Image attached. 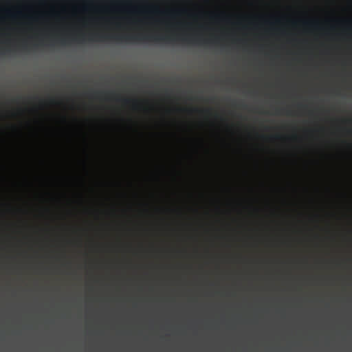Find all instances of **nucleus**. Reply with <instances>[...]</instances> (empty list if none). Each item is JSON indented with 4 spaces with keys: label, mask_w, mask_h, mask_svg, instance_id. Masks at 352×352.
I'll return each mask as SVG.
<instances>
[{
    "label": "nucleus",
    "mask_w": 352,
    "mask_h": 352,
    "mask_svg": "<svg viewBox=\"0 0 352 352\" xmlns=\"http://www.w3.org/2000/svg\"><path fill=\"white\" fill-rule=\"evenodd\" d=\"M105 89V129H106V224L105 232H110V87L107 76Z\"/></svg>",
    "instance_id": "f257e3e1"
},
{
    "label": "nucleus",
    "mask_w": 352,
    "mask_h": 352,
    "mask_svg": "<svg viewBox=\"0 0 352 352\" xmlns=\"http://www.w3.org/2000/svg\"><path fill=\"white\" fill-rule=\"evenodd\" d=\"M111 314L113 313V311H112V310L111 311Z\"/></svg>",
    "instance_id": "4be33fe9"
},
{
    "label": "nucleus",
    "mask_w": 352,
    "mask_h": 352,
    "mask_svg": "<svg viewBox=\"0 0 352 352\" xmlns=\"http://www.w3.org/2000/svg\"><path fill=\"white\" fill-rule=\"evenodd\" d=\"M163 14H170V12H164ZM170 14H173V12H170Z\"/></svg>",
    "instance_id": "dca6fc26"
},
{
    "label": "nucleus",
    "mask_w": 352,
    "mask_h": 352,
    "mask_svg": "<svg viewBox=\"0 0 352 352\" xmlns=\"http://www.w3.org/2000/svg\"><path fill=\"white\" fill-rule=\"evenodd\" d=\"M120 40L126 42L130 41H164L167 43H173L177 41H182L184 43H204L208 44L210 43L211 40L201 39L195 37H179V36H153V35H143L141 34H131L127 32L122 33L120 36Z\"/></svg>",
    "instance_id": "f03ea898"
},
{
    "label": "nucleus",
    "mask_w": 352,
    "mask_h": 352,
    "mask_svg": "<svg viewBox=\"0 0 352 352\" xmlns=\"http://www.w3.org/2000/svg\"><path fill=\"white\" fill-rule=\"evenodd\" d=\"M122 9L127 14H136L138 12L137 8L133 6L131 1L124 2L122 6Z\"/></svg>",
    "instance_id": "0eeeda50"
},
{
    "label": "nucleus",
    "mask_w": 352,
    "mask_h": 352,
    "mask_svg": "<svg viewBox=\"0 0 352 352\" xmlns=\"http://www.w3.org/2000/svg\"><path fill=\"white\" fill-rule=\"evenodd\" d=\"M127 184H128V186H129V187H132V186H133V183H132V182H131V181H128V183H127Z\"/></svg>",
    "instance_id": "2eb2a0df"
},
{
    "label": "nucleus",
    "mask_w": 352,
    "mask_h": 352,
    "mask_svg": "<svg viewBox=\"0 0 352 352\" xmlns=\"http://www.w3.org/2000/svg\"><path fill=\"white\" fill-rule=\"evenodd\" d=\"M111 272L113 265V230H114V125L111 120ZM113 286V273L111 272V287Z\"/></svg>",
    "instance_id": "7ed1b4c3"
},
{
    "label": "nucleus",
    "mask_w": 352,
    "mask_h": 352,
    "mask_svg": "<svg viewBox=\"0 0 352 352\" xmlns=\"http://www.w3.org/2000/svg\"><path fill=\"white\" fill-rule=\"evenodd\" d=\"M120 100L123 106L131 107L134 110H137L140 107V101L134 98L123 97Z\"/></svg>",
    "instance_id": "423d86ee"
},
{
    "label": "nucleus",
    "mask_w": 352,
    "mask_h": 352,
    "mask_svg": "<svg viewBox=\"0 0 352 352\" xmlns=\"http://www.w3.org/2000/svg\"><path fill=\"white\" fill-rule=\"evenodd\" d=\"M111 88L113 87V82H111ZM113 91L111 89V102L113 101ZM111 118H112V120H113V105L112 104H111Z\"/></svg>",
    "instance_id": "9d476101"
},
{
    "label": "nucleus",
    "mask_w": 352,
    "mask_h": 352,
    "mask_svg": "<svg viewBox=\"0 0 352 352\" xmlns=\"http://www.w3.org/2000/svg\"><path fill=\"white\" fill-rule=\"evenodd\" d=\"M111 88L113 87V82H111ZM113 91L111 89V102L113 101ZM111 118H112V120H113V105L112 104H111Z\"/></svg>",
    "instance_id": "1a4fd4ad"
},
{
    "label": "nucleus",
    "mask_w": 352,
    "mask_h": 352,
    "mask_svg": "<svg viewBox=\"0 0 352 352\" xmlns=\"http://www.w3.org/2000/svg\"><path fill=\"white\" fill-rule=\"evenodd\" d=\"M94 18L90 17V18H89V19H87V21H88V22H89V23H91V22H93V21H94Z\"/></svg>",
    "instance_id": "4468645a"
},
{
    "label": "nucleus",
    "mask_w": 352,
    "mask_h": 352,
    "mask_svg": "<svg viewBox=\"0 0 352 352\" xmlns=\"http://www.w3.org/2000/svg\"><path fill=\"white\" fill-rule=\"evenodd\" d=\"M111 343H113V338H111Z\"/></svg>",
    "instance_id": "412c9836"
},
{
    "label": "nucleus",
    "mask_w": 352,
    "mask_h": 352,
    "mask_svg": "<svg viewBox=\"0 0 352 352\" xmlns=\"http://www.w3.org/2000/svg\"><path fill=\"white\" fill-rule=\"evenodd\" d=\"M83 8L85 11L92 12L95 10L96 7L95 4L92 1H90L86 3Z\"/></svg>",
    "instance_id": "6e6552de"
},
{
    "label": "nucleus",
    "mask_w": 352,
    "mask_h": 352,
    "mask_svg": "<svg viewBox=\"0 0 352 352\" xmlns=\"http://www.w3.org/2000/svg\"><path fill=\"white\" fill-rule=\"evenodd\" d=\"M113 12V3L111 2V12ZM113 24V18L111 17V25ZM111 41L113 40V34H111Z\"/></svg>",
    "instance_id": "ddd939ff"
},
{
    "label": "nucleus",
    "mask_w": 352,
    "mask_h": 352,
    "mask_svg": "<svg viewBox=\"0 0 352 352\" xmlns=\"http://www.w3.org/2000/svg\"><path fill=\"white\" fill-rule=\"evenodd\" d=\"M54 102H55V100L54 99L51 100V102L54 103Z\"/></svg>",
    "instance_id": "a211bd4d"
},
{
    "label": "nucleus",
    "mask_w": 352,
    "mask_h": 352,
    "mask_svg": "<svg viewBox=\"0 0 352 352\" xmlns=\"http://www.w3.org/2000/svg\"><path fill=\"white\" fill-rule=\"evenodd\" d=\"M105 41H110V0H104Z\"/></svg>",
    "instance_id": "39448f33"
},
{
    "label": "nucleus",
    "mask_w": 352,
    "mask_h": 352,
    "mask_svg": "<svg viewBox=\"0 0 352 352\" xmlns=\"http://www.w3.org/2000/svg\"><path fill=\"white\" fill-rule=\"evenodd\" d=\"M306 24H308V25H316V23H306Z\"/></svg>",
    "instance_id": "f3484780"
},
{
    "label": "nucleus",
    "mask_w": 352,
    "mask_h": 352,
    "mask_svg": "<svg viewBox=\"0 0 352 352\" xmlns=\"http://www.w3.org/2000/svg\"><path fill=\"white\" fill-rule=\"evenodd\" d=\"M111 343H113V338H111Z\"/></svg>",
    "instance_id": "6ab92c4d"
},
{
    "label": "nucleus",
    "mask_w": 352,
    "mask_h": 352,
    "mask_svg": "<svg viewBox=\"0 0 352 352\" xmlns=\"http://www.w3.org/2000/svg\"><path fill=\"white\" fill-rule=\"evenodd\" d=\"M111 343H113V338H111Z\"/></svg>",
    "instance_id": "aec40b11"
},
{
    "label": "nucleus",
    "mask_w": 352,
    "mask_h": 352,
    "mask_svg": "<svg viewBox=\"0 0 352 352\" xmlns=\"http://www.w3.org/2000/svg\"><path fill=\"white\" fill-rule=\"evenodd\" d=\"M111 88L113 87V82H111ZM113 91L111 89V102L113 101ZM111 118H112V120H113V105L112 104H111Z\"/></svg>",
    "instance_id": "9b49d317"
},
{
    "label": "nucleus",
    "mask_w": 352,
    "mask_h": 352,
    "mask_svg": "<svg viewBox=\"0 0 352 352\" xmlns=\"http://www.w3.org/2000/svg\"><path fill=\"white\" fill-rule=\"evenodd\" d=\"M152 12L156 13V14H163L164 12L160 11L157 8L155 7L152 8L151 10Z\"/></svg>",
    "instance_id": "f8f14e48"
},
{
    "label": "nucleus",
    "mask_w": 352,
    "mask_h": 352,
    "mask_svg": "<svg viewBox=\"0 0 352 352\" xmlns=\"http://www.w3.org/2000/svg\"><path fill=\"white\" fill-rule=\"evenodd\" d=\"M98 37V34L96 32H91L88 34H82L78 36H72L68 38H61L62 44H67L69 41L76 42V43H82L87 41H95Z\"/></svg>",
    "instance_id": "20e7f679"
}]
</instances>
